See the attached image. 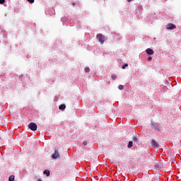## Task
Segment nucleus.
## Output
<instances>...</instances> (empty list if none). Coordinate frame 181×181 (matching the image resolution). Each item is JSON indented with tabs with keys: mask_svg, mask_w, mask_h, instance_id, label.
<instances>
[{
	"mask_svg": "<svg viewBox=\"0 0 181 181\" xmlns=\"http://www.w3.org/2000/svg\"><path fill=\"white\" fill-rule=\"evenodd\" d=\"M59 110H61L62 111L66 110V105L62 104L59 107Z\"/></svg>",
	"mask_w": 181,
	"mask_h": 181,
	"instance_id": "nucleus-9",
	"label": "nucleus"
},
{
	"mask_svg": "<svg viewBox=\"0 0 181 181\" xmlns=\"http://www.w3.org/2000/svg\"><path fill=\"white\" fill-rule=\"evenodd\" d=\"M96 37L100 45H104V42H105V36H104L103 34H98Z\"/></svg>",
	"mask_w": 181,
	"mask_h": 181,
	"instance_id": "nucleus-1",
	"label": "nucleus"
},
{
	"mask_svg": "<svg viewBox=\"0 0 181 181\" xmlns=\"http://www.w3.org/2000/svg\"><path fill=\"white\" fill-rule=\"evenodd\" d=\"M151 146H153V148H158V146H159V144L155 140H152L151 141Z\"/></svg>",
	"mask_w": 181,
	"mask_h": 181,
	"instance_id": "nucleus-6",
	"label": "nucleus"
},
{
	"mask_svg": "<svg viewBox=\"0 0 181 181\" xmlns=\"http://www.w3.org/2000/svg\"><path fill=\"white\" fill-rule=\"evenodd\" d=\"M126 67H128V64H124L122 66V69H125Z\"/></svg>",
	"mask_w": 181,
	"mask_h": 181,
	"instance_id": "nucleus-16",
	"label": "nucleus"
},
{
	"mask_svg": "<svg viewBox=\"0 0 181 181\" xmlns=\"http://www.w3.org/2000/svg\"><path fill=\"white\" fill-rule=\"evenodd\" d=\"M85 72L86 73H90V67H86L85 68Z\"/></svg>",
	"mask_w": 181,
	"mask_h": 181,
	"instance_id": "nucleus-13",
	"label": "nucleus"
},
{
	"mask_svg": "<svg viewBox=\"0 0 181 181\" xmlns=\"http://www.w3.org/2000/svg\"><path fill=\"white\" fill-rule=\"evenodd\" d=\"M83 145H85V146L87 145V141H83Z\"/></svg>",
	"mask_w": 181,
	"mask_h": 181,
	"instance_id": "nucleus-21",
	"label": "nucleus"
},
{
	"mask_svg": "<svg viewBox=\"0 0 181 181\" xmlns=\"http://www.w3.org/2000/svg\"><path fill=\"white\" fill-rule=\"evenodd\" d=\"M134 146V142L132 141H130L129 142V144L127 146L128 148H132V146Z\"/></svg>",
	"mask_w": 181,
	"mask_h": 181,
	"instance_id": "nucleus-11",
	"label": "nucleus"
},
{
	"mask_svg": "<svg viewBox=\"0 0 181 181\" xmlns=\"http://www.w3.org/2000/svg\"><path fill=\"white\" fill-rule=\"evenodd\" d=\"M132 139H133L134 142H138V137L137 136H134Z\"/></svg>",
	"mask_w": 181,
	"mask_h": 181,
	"instance_id": "nucleus-14",
	"label": "nucleus"
},
{
	"mask_svg": "<svg viewBox=\"0 0 181 181\" xmlns=\"http://www.w3.org/2000/svg\"><path fill=\"white\" fill-rule=\"evenodd\" d=\"M58 158H60V153H59V150H57V148H55L54 153L52 155V158L57 159Z\"/></svg>",
	"mask_w": 181,
	"mask_h": 181,
	"instance_id": "nucleus-3",
	"label": "nucleus"
},
{
	"mask_svg": "<svg viewBox=\"0 0 181 181\" xmlns=\"http://www.w3.org/2000/svg\"><path fill=\"white\" fill-rule=\"evenodd\" d=\"M119 90H124V86L122 85H119Z\"/></svg>",
	"mask_w": 181,
	"mask_h": 181,
	"instance_id": "nucleus-17",
	"label": "nucleus"
},
{
	"mask_svg": "<svg viewBox=\"0 0 181 181\" xmlns=\"http://www.w3.org/2000/svg\"><path fill=\"white\" fill-rule=\"evenodd\" d=\"M127 1H128V2H132V0H127Z\"/></svg>",
	"mask_w": 181,
	"mask_h": 181,
	"instance_id": "nucleus-22",
	"label": "nucleus"
},
{
	"mask_svg": "<svg viewBox=\"0 0 181 181\" xmlns=\"http://www.w3.org/2000/svg\"><path fill=\"white\" fill-rule=\"evenodd\" d=\"M37 181H42V180H38Z\"/></svg>",
	"mask_w": 181,
	"mask_h": 181,
	"instance_id": "nucleus-23",
	"label": "nucleus"
},
{
	"mask_svg": "<svg viewBox=\"0 0 181 181\" xmlns=\"http://www.w3.org/2000/svg\"><path fill=\"white\" fill-rule=\"evenodd\" d=\"M166 29L168 30H173V29H176V25L173 23H168L167 25Z\"/></svg>",
	"mask_w": 181,
	"mask_h": 181,
	"instance_id": "nucleus-5",
	"label": "nucleus"
},
{
	"mask_svg": "<svg viewBox=\"0 0 181 181\" xmlns=\"http://www.w3.org/2000/svg\"><path fill=\"white\" fill-rule=\"evenodd\" d=\"M73 5H74H74H75V4H73Z\"/></svg>",
	"mask_w": 181,
	"mask_h": 181,
	"instance_id": "nucleus-24",
	"label": "nucleus"
},
{
	"mask_svg": "<svg viewBox=\"0 0 181 181\" xmlns=\"http://www.w3.org/2000/svg\"><path fill=\"white\" fill-rule=\"evenodd\" d=\"M155 165L154 168L155 169H156L157 170H159V169H160V164H159V163L158 162V160H155Z\"/></svg>",
	"mask_w": 181,
	"mask_h": 181,
	"instance_id": "nucleus-7",
	"label": "nucleus"
},
{
	"mask_svg": "<svg viewBox=\"0 0 181 181\" xmlns=\"http://www.w3.org/2000/svg\"><path fill=\"white\" fill-rule=\"evenodd\" d=\"M6 0H0V5H4L5 4Z\"/></svg>",
	"mask_w": 181,
	"mask_h": 181,
	"instance_id": "nucleus-15",
	"label": "nucleus"
},
{
	"mask_svg": "<svg viewBox=\"0 0 181 181\" xmlns=\"http://www.w3.org/2000/svg\"><path fill=\"white\" fill-rule=\"evenodd\" d=\"M151 60H152V57H149L148 59V62H151Z\"/></svg>",
	"mask_w": 181,
	"mask_h": 181,
	"instance_id": "nucleus-20",
	"label": "nucleus"
},
{
	"mask_svg": "<svg viewBox=\"0 0 181 181\" xmlns=\"http://www.w3.org/2000/svg\"><path fill=\"white\" fill-rule=\"evenodd\" d=\"M43 173H44V175H46L47 176H50V171L49 170H45Z\"/></svg>",
	"mask_w": 181,
	"mask_h": 181,
	"instance_id": "nucleus-10",
	"label": "nucleus"
},
{
	"mask_svg": "<svg viewBox=\"0 0 181 181\" xmlns=\"http://www.w3.org/2000/svg\"><path fill=\"white\" fill-rule=\"evenodd\" d=\"M151 128L156 129V131H160L159 129V124L155 122H151Z\"/></svg>",
	"mask_w": 181,
	"mask_h": 181,
	"instance_id": "nucleus-4",
	"label": "nucleus"
},
{
	"mask_svg": "<svg viewBox=\"0 0 181 181\" xmlns=\"http://www.w3.org/2000/svg\"><path fill=\"white\" fill-rule=\"evenodd\" d=\"M28 128H30L31 131H36V129H37V125L35 122H31L28 124Z\"/></svg>",
	"mask_w": 181,
	"mask_h": 181,
	"instance_id": "nucleus-2",
	"label": "nucleus"
},
{
	"mask_svg": "<svg viewBox=\"0 0 181 181\" xmlns=\"http://www.w3.org/2000/svg\"><path fill=\"white\" fill-rule=\"evenodd\" d=\"M13 180H15V175H11L8 177V181H13Z\"/></svg>",
	"mask_w": 181,
	"mask_h": 181,
	"instance_id": "nucleus-12",
	"label": "nucleus"
},
{
	"mask_svg": "<svg viewBox=\"0 0 181 181\" xmlns=\"http://www.w3.org/2000/svg\"><path fill=\"white\" fill-rule=\"evenodd\" d=\"M146 52L147 53V54H153V49H151V48H148L147 49H146Z\"/></svg>",
	"mask_w": 181,
	"mask_h": 181,
	"instance_id": "nucleus-8",
	"label": "nucleus"
},
{
	"mask_svg": "<svg viewBox=\"0 0 181 181\" xmlns=\"http://www.w3.org/2000/svg\"><path fill=\"white\" fill-rule=\"evenodd\" d=\"M29 4H33L35 2V0H27Z\"/></svg>",
	"mask_w": 181,
	"mask_h": 181,
	"instance_id": "nucleus-18",
	"label": "nucleus"
},
{
	"mask_svg": "<svg viewBox=\"0 0 181 181\" xmlns=\"http://www.w3.org/2000/svg\"><path fill=\"white\" fill-rule=\"evenodd\" d=\"M112 78L113 80H117V76L112 75Z\"/></svg>",
	"mask_w": 181,
	"mask_h": 181,
	"instance_id": "nucleus-19",
	"label": "nucleus"
}]
</instances>
